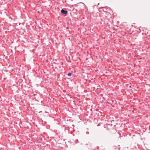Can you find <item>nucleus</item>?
I'll return each mask as SVG.
<instances>
[{"label":"nucleus","instance_id":"f257e3e1","mask_svg":"<svg viewBox=\"0 0 150 150\" xmlns=\"http://www.w3.org/2000/svg\"><path fill=\"white\" fill-rule=\"evenodd\" d=\"M61 12L63 14H67V13L68 12L67 11L64 10L63 9H62L61 10Z\"/></svg>","mask_w":150,"mask_h":150},{"label":"nucleus","instance_id":"f03ea898","mask_svg":"<svg viewBox=\"0 0 150 150\" xmlns=\"http://www.w3.org/2000/svg\"><path fill=\"white\" fill-rule=\"evenodd\" d=\"M71 73H69L68 74V75L69 76H71Z\"/></svg>","mask_w":150,"mask_h":150},{"label":"nucleus","instance_id":"7ed1b4c3","mask_svg":"<svg viewBox=\"0 0 150 150\" xmlns=\"http://www.w3.org/2000/svg\"><path fill=\"white\" fill-rule=\"evenodd\" d=\"M38 13H39V11L38 12Z\"/></svg>","mask_w":150,"mask_h":150}]
</instances>
